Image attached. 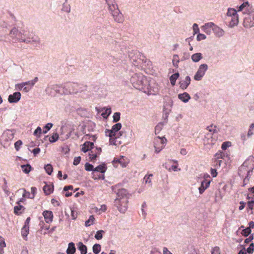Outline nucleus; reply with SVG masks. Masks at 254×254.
<instances>
[{"mask_svg": "<svg viewBox=\"0 0 254 254\" xmlns=\"http://www.w3.org/2000/svg\"><path fill=\"white\" fill-rule=\"evenodd\" d=\"M128 66L125 63L122 61V64H119L114 69L116 75L119 77L125 76L128 70Z\"/></svg>", "mask_w": 254, "mask_h": 254, "instance_id": "nucleus-9", "label": "nucleus"}, {"mask_svg": "<svg viewBox=\"0 0 254 254\" xmlns=\"http://www.w3.org/2000/svg\"><path fill=\"white\" fill-rule=\"evenodd\" d=\"M44 169L49 175H51L53 171V167L50 164L45 165Z\"/></svg>", "mask_w": 254, "mask_h": 254, "instance_id": "nucleus-36", "label": "nucleus"}, {"mask_svg": "<svg viewBox=\"0 0 254 254\" xmlns=\"http://www.w3.org/2000/svg\"><path fill=\"white\" fill-rule=\"evenodd\" d=\"M95 220V218L93 215L90 216L89 219L86 220L85 222V225L86 227L90 226L91 224H92L93 222Z\"/></svg>", "mask_w": 254, "mask_h": 254, "instance_id": "nucleus-46", "label": "nucleus"}, {"mask_svg": "<svg viewBox=\"0 0 254 254\" xmlns=\"http://www.w3.org/2000/svg\"><path fill=\"white\" fill-rule=\"evenodd\" d=\"M180 62L179 59V56L178 55H174L173 57L172 63L174 66L177 68L178 67V64Z\"/></svg>", "mask_w": 254, "mask_h": 254, "instance_id": "nucleus-39", "label": "nucleus"}, {"mask_svg": "<svg viewBox=\"0 0 254 254\" xmlns=\"http://www.w3.org/2000/svg\"><path fill=\"white\" fill-rule=\"evenodd\" d=\"M178 98L183 102L187 103L190 99V96L187 92H184L179 94L178 95Z\"/></svg>", "mask_w": 254, "mask_h": 254, "instance_id": "nucleus-26", "label": "nucleus"}, {"mask_svg": "<svg viewBox=\"0 0 254 254\" xmlns=\"http://www.w3.org/2000/svg\"><path fill=\"white\" fill-rule=\"evenodd\" d=\"M254 251V244L252 243L249 245V247L246 250L245 247L243 246V249L239 252L238 254H252Z\"/></svg>", "mask_w": 254, "mask_h": 254, "instance_id": "nucleus-22", "label": "nucleus"}, {"mask_svg": "<svg viewBox=\"0 0 254 254\" xmlns=\"http://www.w3.org/2000/svg\"><path fill=\"white\" fill-rule=\"evenodd\" d=\"M103 110L104 111L102 113L101 115L103 118H107L111 113V109L104 108Z\"/></svg>", "mask_w": 254, "mask_h": 254, "instance_id": "nucleus-40", "label": "nucleus"}, {"mask_svg": "<svg viewBox=\"0 0 254 254\" xmlns=\"http://www.w3.org/2000/svg\"><path fill=\"white\" fill-rule=\"evenodd\" d=\"M22 144V141L21 140H18L14 143V148L16 151H18L20 148V146Z\"/></svg>", "mask_w": 254, "mask_h": 254, "instance_id": "nucleus-52", "label": "nucleus"}, {"mask_svg": "<svg viewBox=\"0 0 254 254\" xmlns=\"http://www.w3.org/2000/svg\"><path fill=\"white\" fill-rule=\"evenodd\" d=\"M59 137V134L57 132H55L49 138V140L51 143H54L58 140Z\"/></svg>", "mask_w": 254, "mask_h": 254, "instance_id": "nucleus-37", "label": "nucleus"}, {"mask_svg": "<svg viewBox=\"0 0 254 254\" xmlns=\"http://www.w3.org/2000/svg\"><path fill=\"white\" fill-rule=\"evenodd\" d=\"M144 58V56L137 51H132L128 53V58L130 63L134 66H138L141 64V60L139 57Z\"/></svg>", "mask_w": 254, "mask_h": 254, "instance_id": "nucleus-6", "label": "nucleus"}, {"mask_svg": "<svg viewBox=\"0 0 254 254\" xmlns=\"http://www.w3.org/2000/svg\"><path fill=\"white\" fill-rule=\"evenodd\" d=\"M105 233V232L102 230L97 231L95 235V238L98 240L102 239L103 238V235Z\"/></svg>", "mask_w": 254, "mask_h": 254, "instance_id": "nucleus-41", "label": "nucleus"}, {"mask_svg": "<svg viewBox=\"0 0 254 254\" xmlns=\"http://www.w3.org/2000/svg\"><path fill=\"white\" fill-rule=\"evenodd\" d=\"M22 209H24L25 208L23 206L20 204L15 206L14 207V213L16 215H19L20 213H21V212H19V211Z\"/></svg>", "mask_w": 254, "mask_h": 254, "instance_id": "nucleus-43", "label": "nucleus"}, {"mask_svg": "<svg viewBox=\"0 0 254 254\" xmlns=\"http://www.w3.org/2000/svg\"><path fill=\"white\" fill-rule=\"evenodd\" d=\"M231 146V142L230 141L224 142L221 145V148L223 150H226L229 147Z\"/></svg>", "mask_w": 254, "mask_h": 254, "instance_id": "nucleus-49", "label": "nucleus"}, {"mask_svg": "<svg viewBox=\"0 0 254 254\" xmlns=\"http://www.w3.org/2000/svg\"><path fill=\"white\" fill-rule=\"evenodd\" d=\"M121 113L120 112H115L113 116L114 123H117L120 120Z\"/></svg>", "mask_w": 254, "mask_h": 254, "instance_id": "nucleus-47", "label": "nucleus"}, {"mask_svg": "<svg viewBox=\"0 0 254 254\" xmlns=\"http://www.w3.org/2000/svg\"><path fill=\"white\" fill-rule=\"evenodd\" d=\"M61 86L59 85L58 84L53 85L51 89L55 90L57 93L59 94H62V93L61 92V91L59 89V88H60Z\"/></svg>", "mask_w": 254, "mask_h": 254, "instance_id": "nucleus-53", "label": "nucleus"}, {"mask_svg": "<svg viewBox=\"0 0 254 254\" xmlns=\"http://www.w3.org/2000/svg\"><path fill=\"white\" fill-rule=\"evenodd\" d=\"M202 58V55L200 53L194 54L191 57L192 61L195 63L198 62Z\"/></svg>", "mask_w": 254, "mask_h": 254, "instance_id": "nucleus-29", "label": "nucleus"}, {"mask_svg": "<svg viewBox=\"0 0 254 254\" xmlns=\"http://www.w3.org/2000/svg\"><path fill=\"white\" fill-rule=\"evenodd\" d=\"M248 207L250 210H253L254 206V198L247 202Z\"/></svg>", "mask_w": 254, "mask_h": 254, "instance_id": "nucleus-57", "label": "nucleus"}, {"mask_svg": "<svg viewBox=\"0 0 254 254\" xmlns=\"http://www.w3.org/2000/svg\"><path fill=\"white\" fill-rule=\"evenodd\" d=\"M95 168L94 167V166L88 163V162H86L85 164V169L86 171H92V172H94V170Z\"/></svg>", "mask_w": 254, "mask_h": 254, "instance_id": "nucleus-45", "label": "nucleus"}, {"mask_svg": "<svg viewBox=\"0 0 254 254\" xmlns=\"http://www.w3.org/2000/svg\"><path fill=\"white\" fill-rule=\"evenodd\" d=\"M122 124L121 123H118L113 125L111 129H106L105 132L107 133V132H109L108 136L112 137H115L116 138L117 137H116V132L119 131L122 128Z\"/></svg>", "mask_w": 254, "mask_h": 254, "instance_id": "nucleus-12", "label": "nucleus"}, {"mask_svg": "<svg viewBox=\"0 0 254 254\" xmlns=\"http://www.w3.org/2000/svg\"><path fill=\"white\" fill-rule=\"evenodd\" d=\"M206 38V36L203 34L200 33H197L196 40L198 41H200L201 40H204Z\"/></svg>", "mask_w": 254, "mask_h": 254, "instance_id": "nucleus-56", "label": "nucleus"}, {"mask_svg": "<svg viewBox=\"0 0 254 254\" xmlns=\"http://www.w3.org/2000/svg\"><path fill=\"white\" fill-rule=\"evenodd\" d=\"M215 157L217 159H219L220 158L224 159L225 157H228V154L226 152L219 150L216 153Z\"/></svg>", "mask_w": 254, "mask_h": 254, "instance_id": "nucleus-33", "label": "nucleus"}, {"mask_svg": "<svg viewBox=\"0 0 254 254\" xmlns=\"http://www.w3.org/2000/svg\"><path fill=\"white\" fill-rule=\"evenodd\" d=\"M107 169V167L106 164L105 163H103L102 164H100L95 168L94 171L96 172H100L102 174H104Z\"/></svg>", "mask_w": 254, "mask_h": 254, "instance_id": "nucleus-23", "label": "nucleus"}, {"mask_svg": "<svg viewBox=\"0 0 254 254\" xmlns=\"http://www.w3.org/2000/svg\"><path fill=\"white\" fill-rule=\"evenodd\" d=\"M253 169L254 168H252V169L249 170V171H247V176H246V177L244 179V182H245L246 181H249V180L252 176Z\"/></svg>", "mask_w": 254, "mask_h": 254, "instance_id": "nucleus-54", "label": "nucleus"}, {"mask_svg": "<svg viewBox=\"0 0 254 254\" xmlns=\"http://www.w3.org/2000/svg\"><path fill=\"white\" fill-rule=\"evenodd\" d=\"M53 124L51 123L47 124L43 127V133L46 134L52 127Z\"/></svg>", "mask_w": 254, "mask_h": 254, "instance_id": "nucleus-42", "label": "nucleus"}, {"mask_svg": "<svg viewBox=\"0 0 254 254\" xmlns=\"http://www.w3.org/2000/svg\"><path fill=\"white\" fill-rule=\"evenodd\" d=\"M213 125L212 124L210 126H208L207 127V129L210 131V132H212L213 133H217L218 132V131H219V130H217L216 129V126H214V127L215 128L214 129H211V128L213 127Z\"/></svg>", "mask_w": 254, "mask_h": 254, "instance_id": "nucleus-59", "label": "nucleus"}, {"mask_svg": "<svg viewBox=\"0 0 254 254\" xmlns=\"http://www.w3.org/2000/svg\"><path fill=\"white\" fill-rule=\"evenodd\" d=\"M43 215L47 223H50L52 222L53 219V214L52 211L50 210H45L43 212Z\"/></svg>", "mask_w": 254, "mask_h": 254, "instance_id": "nucleus-20", "label": "nucleus"}, {"mask_svg": "<svg viewBox=\"0 0 254 254\" xmlns=\"http://www.w3.org/2000/svg\"><path fill=\"white\" fill-rule=\"evenodd\" d=\"M80 161H81V157L80 156L75 157L74 158L73 164L74 165L77 166L79 164Z\"/></svg>", "mask_w": 254, "mask_h": 254, "instance_id": "nucleus-60", "label": "nucleus"}, {"mask_svg": "<svg viewBox=\"0 0 254 254\" xmlns=\"http://www.w3.org/2000/svg\"><path fill=\"white\" fill-rule=\"evenodd\" d=\"M93 153H91V152L89 153V158L91 161H94L96 160V158L98 157V155L97 153L92 154Z\"/></svg>", "mask_w": 254, "mask_h": 254, "instance_id": "nucleus-61", "label": "nucleus"}, {"mask_svg": "<svg viewBox=\"0 0 254 254\" xmlns=\"http://www.w3.org/2000/svg\"><path fill=\"white\" fill-rule=\"evenodd\" d=\"M112 15L114 20L118 23H122L124 20V16L118 6H117L116 9H114V11H112Z\"/></svg>", "mask_w": 254, "mask_h": 254, "instance_id": "nucleus-13", "label": "nucleus"}, {"mask_svg": "<svg viewBox=\"0 0 254 254\" xmlns=\"http://www.w3.org/2000/svg\"><path fill=\"white\" fill-rule=\"evenodd\" d=\"M71 216L73 220H75L77 217V212L73 209H71Z\"/></svg>", "mask_w": 254, "mask_h": 254, "instance_id": "nucleus-63", "label": "nucleus"}, {"mask_svg": "<svg viewBox=\"0 0 254 254\" xmlns=\"http://www.w3.org/2000/svg\"><path fill=\"white\" fill-rule=\"evenodd\" d=\"M43 133L42 129L40 127H38L36 129L34 130L33 134L38 137H39L40 134Z\"/></svg>", "mask_w": 254, "mask_h": 254, "instance_id": "nucleus-50", "label": "nucleus"}, {"mask_svg": "<svg viewBox=\"0 0 254 254\" xmlns=\"http://www.w3.org/2000/svg\"><path fill=\"white\" fill-rule=\"evenodd\" d=\"M43 191L46 195H49L53 192L54 190V186L51 187L49 186H45L43 188Z\"/></svg>", "mask_w": 254, "mask_h": 254, "instance_id": "nucleus-35", "label": "nucleus"}, {"mask_svg": "<svg viewBox=\"0 0 254 254\" xmlns=\"http://www.w3.org/2000/svg\"><path fill=\"white\" fill-rule=\"evenodd\" d=\"M130 81L134 88L140 91H142L147 83V78L141 73H133L131 76Z\"/></svg>", "mask_w": 254, "mask_h": 254, "instance_id": "nucleus-2", "label": "nucleus"}, {"mask_svg": "<svg viewBox=\"0 0 254 254\" xmlns=\"http://www.w3.org/2000/svg\"><path fill=\"white\" fill-rule=\"evenodd\" d=\"M251 232L252 230L250 228H246L242 230V234L245 237H248Z\"/></svg>", "mask_w": 254, "mask_h": 254, "instance_id": "nucleus-48", "label": "nucleus"}, {"mask_svg": "<svg viewBox=\"0 0 254 254\" xmlns=\"http://www.w3.org/2000/svg\"><path fill=\"white\" fill-rule=\"evenodd\" d=\"M79 85L77 83L68 82L64 84L62 88L64 90L63 93L65 94L76 93L82 91Z\"/></svg>", "mask_w": 254, "mask_h": 254, "instance_id": "nucleus-4", "label": "nucleus"}, {"mask_svg": "<svg viewBox=\"0 0 254 254\" xmlns=\"http://www.w3.org/2000/svg\"><path fill=\"white\" fill-rule=\"evenodd\" d=\"M180 74L178 72L173 74L169 78L170 83L172 86H174L176 83V80L179 77Z\"/></svg>", "mask_w": 254, "mask_h": 254, "instance_id": "nucleus-30", "label": "nucleus"}, {"mask_svg": "<svg viewBox=\"0 0 254 254\" xmlns=\"http://www.w3.org/2000/svg\"><path fill=\"white\" fill-rule=\"evenodd\" d=\"M190 81L191 79L189 76H186L184 79H182V78H180V81L179 82L180 88L183 90L186 89L190 84Z\"/></svg>", "mask_w": 254, "mask_h": 254, "instance_id": "nucleus-16", "label": "nucleus"}, {"mask_svg": "<svg viewBox=\"0 0 254 254\" xmlns=\"http://www.w3.org/2000/svg\"><path fill=\"white\" fill-rule=\"evenodd\" d=\"M9 35L15 42H23L26 44H39V38L35 35L32 32L24 30H19L17 28L13 27L9 33Z\"/></svg>", "mask_w": 254, "mask_h": 254, "instance_id": "nucleus-1", "label": "nucleus"}, {"mask_svg": "<svg viewBox=\"0 0 254 254\" xmlns=\"http://www.w3.org/2000/svg\"><path fill=\"white\" fill-rule=\"evenodd\" d=\"M243 25L247 28L254 27V11L252 10L245 14L243 20Z\"/></svg>", "mask_w": 254, "mask_h": 254, "instance_id": "nucleus-8", "label": "nucleus"}, {"mask_svg": "<svg viewBox=\"0 0 254 254\" xmlns=\"http://www.w3.org/2000/svg\"><path fill=\"white\" fill-rule=\"evenodd\" d=\"M164 106H166V108H168V109H170V110H171V109L173 106V100L171 99H169L168 101L165 103Z\"/></svg>", "mask_w": 254, "mask_h": 254, "instance_id": "nucleus-58", "label": "nucleus"}, {"mask_svg": "<svg viewBox=\"0 0 254 254\" xmlns=\"http://www.w3.org/2000/svg\"><path fill=\"white\" fill-rule=\"evenodd\" d=\"M208 69V65L205 64H201L194 76V79L196 81L201 80Z\"/></svg>", "mask_w": 254, "mask_h": 254, "instance_id": "nucleus-10", "label": "nucleus"}, {"mask_svg": "<svg viewBox=\"0 0 254 254\" xmlns=\"http://www.w3.org/2000/svg\"><path fill=\"white\" fill-rule=\"evenodd\" d=\"M211 180L204 178L201 181L200 186L198 188L199 192L200 194H202L203 192L207 189L210 186Z\"/></svg>", "mask_w": 254, "mask_h": 254, "instance_id": "nucleus-15", "label": "nucleus"}, {"mask_svg": "<svg viewBox=\"0 0 254 254\" xmlns=\"http://www.w3.org/2000/svg\"><path fill=\"white\" fill-rule=\"evenodd\" d=\"M128 202L127 199H126L124 200H119L115 199L114 201V205L118 208V209L121 213H125L127 208V203Z\"/></svg>", "mask_w": 254, "mask_h": 254, "instance_id": "nucleus-11", "label": "nucleus"}, {"mask_svg": "<svg viewBox=\"0 0 254 254\" xmlns=\"http://www.w3.org/2000/svg\"><path fill=\"white\" fill-rule=\"evenodd\" d=\"M227 15L228 17H234V16H237L238 14H237V10L233 8H229L228 9V11L227 12Z\"/></svg>", "mask_w": 254, "mask_h": 254, "instance_id": "nucleus-34", "label": "nucleus"}, {"mask_svg": "<svg viewBox=\"0 0 254 254\" xmlns=\"http://www.w3.org/2000/svg\"><path fill=\"white\" fill-rule=\"evenodd\" d=\"M92 249L95 254H98L101 251V246L99 244H95L93 245Z\"/></svg>", "mask_w": 254, "mask_h": 254, "instance_id": "nucleus-38", "label": "nucleus"}, {"mask_svg": "<svg viewBox=\"0 0 254 254\" xmlns=\"http://www.w3.org/2000/svg\"><path fill=\"white\" fill-rule=\"evenodd\" d=\"M239 23V17L238 15L234 16V17H231V20L229 23V27L230 28H233L234 26L238 25Z\"/></svg>", "mask_w": 254, "mask_h": 254, "instance_id": "nucleus-28", "label": "nucleus"}, {"mask_svg": "<svg viewBox=\"0 0 254 254\" xmlns=\"http://www.w3.org/2000/svg\"><path fill=\"white\" fill-rule=\"evenodd\" d=\"M212 31H213L216 36L218 37H220L224 35V31L218 26L216 25L215 24L214 26L213 27Z\"/></svg>", "mask_w": 254, "mask_h": 254, "instance_id": "nucleus-25", "label": "nucleus"}, {"mask_svg": "<svg viewBox=\"0 0 254 254\" xmlns=\"http://www.w3.org/2000/svg\"><path fill=\"white\" fill-rule=\"evenodd\" d=\"M21 94L20 92L17 91L12 94H10L8 97V101L10 103H15L18 102L21 99Z\"/></svg>", "mask_w": 254, "mask_h": 254, "instance_id": "nucleus-14", "label": "nucleus"}, {"mask_svg": "<svg viewBox=\"0 0 254 254\" xmlns=\"http://www.w3.org/2000/svg\"><path fill=\"white\" fill-rule=\"evenodd\" d=\"M14 134V130L7 129L3 132L0 138V144L4 148H7L10 146Z\"/></svg>", "mask_w": 254, "mask_h": 254, "instance_id": "nucleus-3", "label": "nucleus"}, {"mask_svg": "<svg viewBox=\"0 0 254 254\" xmlns=\"http://www.w3.org/2000/svg\"><path fill=\"white\" fill-rule=\"evenodd\" d=\"M94 147V144L93 142L87 141L84 142L82 145L81 151L84 153H86L89 151H91V153H93L94 151L92 150Z\"/></svg>", "mask_w": 254, "mask_h": 254, "instance_id": "nucleus-17", "label": "nucleus"}, {"mask_svg": "<svg viewBox=\"0 0 254 254\" xmlns=\"http://www.w3.org/2000/svg\"><path fill=\"white\" fill-rule=\"evenodd\" d=\"M114 166L115 165L116 163H119L122 166V167H126L127 164L128 163V161L127 160H125L124 156H121L120 159L114 158V160L112 162Z\"/></svg>", "mask_w": 254, "mask_h": 254, "instance_id": "nucleus-21", "label": "nucleus"}, {"mask_svg": "<svg viewBox=\"0 0 254 254\" xmlns=\"http://www.w3.org/2000/svg\"><path fill=\"white\" fill-rule=\"evenodd\" d=\"M29 232V227L23 226L21 229V234L22 237L24 238L26 237Z\"/></svg>", "mask_w": 254, "mask_h": 254, "instance_id": "nucleus-44", "label": "nucleus"}, {"mask_svg": "<svg viewBox=\"0 0 254 254\" xmlns=\"http://www.w3.org/2000/svg\"><path fill=\"white\" fill-rule=\"evenodd\" d=\"M38 80V78L37 77H35L33 80L23 82V84H24V86L27 85V86H29V87H31V88H32Z\"/></svg>", "mask_w": 254, "mask_h": 254, "instance_id": "nucleus-31", "label": "nucleus"}, {"mask_svg": "<svg viewBox=\"0 0 254 254\" xmlns=\"http://www.w3.org/2000/svg\"><path fill=\"white\" fill-rule=\"evenodd\" d=\"M211 254H220L219 247H216L211 251Z\"/></svg>", "mask_w": 254, "mask_h": 254, "instance_id": "nucleus-64", "label": "nucleus"}, {"mask_svg": "<svg viewBox=\"0 0 254 254\" xmlns=\"http://www.w3.org/2000/svg\"><path fill=\"white\" fill-rule=\"evenodd\" d=\"M76 251L75 244L73 242H70L68 245V248L66 250L67 254H74Z\"/></svg>", "mask_w": 254, "mask_h": 254, "instance_id": "nucleus-27", "label": "nucleus"}, {"mask_svg": "<svg viewBox=\"0 0 254 254\" xmlns=\"http://www.w3.org/2000/svg\"><path fill=\"white\" fill-rule=\"evenodd\" d=\"M170 109H168V108H166V106H164L163 108V112L165 114V120H167L168 115L171 112Z\"/></svg>", "mask_w": 254, "mask_h": 254, "instance_id": "nucleus-51", "label": "nucleus"}, {"mask_svg": "<svg viewBox=\"0 0 254 254\" xmlns=\"http://www.w3.org/2000/svg\"><path fill=\"white\" fill-rule=\"evenodd\" d=\"M244 9H245V11L244 12V14L252 10V6L250 5L249 1H247L243 2L238 7V11H241Z\"/></svg>", "mask_w": 254, "mask_h": 254, "instance_id": "nucleus-18", "label": "nucleus"}, {"mask_svg": "<svg viewBox=\"0 0 254 254\" xmlns=\"http://www.w3.org/2000/svg\"><path fill=\"white\" fill-rule=\"evenodd\" d=\"M142 91L148 95H156L159 91V87L155 81L148 82L147 80V83L145 85Z\"/></svg>", "mask_w": 254, "mask_h": 254, "instance_id": "nucleus-5", "label": "nucleus"}, {"mask_svg": "<svg viewBox=\"0 0 254 254\" xmlns=\"http://www.w3.org/2000/svg\"><path fill=\"white\" fill-rule=\"evenodd\" d=\"M192 29L193 31V36L199 33V29L198 28V26L196 23H194L192 26Z\"/></svg>", "mask_w": 254, "mask_h": 254, "instance_id": "nucleus-55", "label": "nucleus"}, {"mask_svg": "<svg viewBox=\"0 0 254 254\" xmlns=\"http://www.w3.org/2000/svg\"><path fill=\"white\" fill-rule=\"evenodd\" d=\"M21 168L25 174H28L32 170V167L29 164L21 165Z\"/></svg>", "mask_w": 254, "mask_h": 254, "instance_id": "nucleus-32", "label": "nucleus"}, {"mask_svg": "<svg viewBox=\"0 0 254 254\" xmlns=\"http://www.w3.org/2000/svg\"><path fill=\"white\" fill-rule=\"evenodd\" d=\"M77 249L80 252L81 254H87V247L81 242L77 244Z\"/></svg>", "mask_w": 254, "mask_h": 254, "instance_id": "nucleus-24", "label": "nucleus"}, {"mask_svg": "<svg viewBox=\"0 0 254 254\" xmlns=\"http://www.w3.org/2000/svg\"><path fill=\"white\" fill-rule=\"evenodd\" d=\"M113 191L116 193L117 197L115 199L119 200H124L126 199H127V195L128 193L127 190L125 189H119V185H116L112 187Z\"/></svg>", "mask_w": 254, "mask_h": 254, "instance_id": "nucleus-7", "label": "nucleus"}, {"mask_svg": "<svg viewBox=\"0 0 254 254\" xmlns=\"http://www.w3.org/2000/svg\"><path fill=\"white\" fill-rule=\"evenodd\" d=\"M214 26V23L213 22H208L205 23L201 27V30L207 35H210L212 31L213 27Z\"/></svg>", "mask_w": 254, "mask_h": 254, "instance_id": "nucleus-19", "label": "nucleus"}, {"mask_svg": "<svg viewBox=\"0 0 254 254\" xmlns=\"http://www.w3.org/2000/svg\"><path fill=\"white\" fill-rule=\"evenodd\" d=\"M62 10L64 11H65L67 13H69L70 11V7L69 5H65V4H63V7L62 8Z\"/></svg>", "mask_w": 254, "mask_h": 254, "instance_id": "nucleus-62", "label": "nucleus"}]
</instances>
